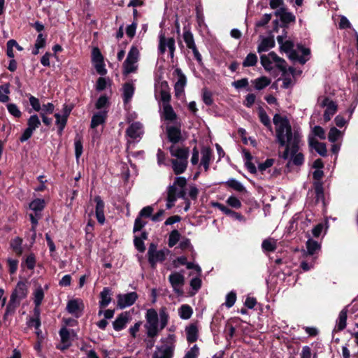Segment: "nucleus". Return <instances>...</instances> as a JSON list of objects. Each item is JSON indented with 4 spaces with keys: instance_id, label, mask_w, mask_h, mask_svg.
Here are the masks:
<instances>
[{
    "instance_id": "obj_52",
    "label": "nucleus",
    "mask_w": 358,
    "mask_h": 358,
    "mask_svg": "<svg viewBox=\"0 0 358 358\" xmlns=\"http://www.w3.org/2000/svg\"><path fill=\"white\" fill-rule=\"evenodd\" d=\"M260 62L266 71H271L273 69V67L271 66L272 62L267 55H262L260 56Z\"/></svg>"
},
{
    "instance_id": "obj_36",
    "label": "nucleus",
    "mask_w": 358,
    "mask_h": 358,
    "mask_svg": "<svg viewBox=\"0 0 358 358\" xmlns=\"http://www.w3.org/2000/svg\"><path fill=\"white\" fill-rule=\"evenodd\" d=\"M45 206V200L43 199H34L29 203V208L34 210L35 213L42 211Z\"/></svg>"
},
{
    "instance_id": "obj_23",
    "label": "nucleus",
    "mask_w": 358,
    "mask_h": 358,
    "mask_svg": "<svg viewBox=\"0 0 358 358\" xmlns=\"http://www.w3.org/2000/svg\"><path fill=\"white\" fill-rule=\"evenodd\" d=\"M243 152L244 155V159L245 160V167L247 168V169L248 170V171L250 173H252V174L257 173V168H256L255 165L251 162L252 159H253L252 155H251L250 151L245 148H244L243 150Z\"/></svg>"
},
{
    "instance_id": "obj_43",
    "label": "nucleus",
    "mask_w": 358,
    "mask_h": 358,
    "mask_svg": "<svg viewBox=\"0 0 358 358\" xmlns=\"http://www.w3.org/2000/svg\"><path fill=\"white\" fill-rule=\"evenodd\" d=\"M258 115H259V118L260 122L264 126L269 127H271L269 117L266 114V113L264 110V109L262 107H261V106H259L258 108Z\"/></svg>"
},
{
    "instance_id": "obj_2",
    "label": "nucleus",
    "mask_w": 358,
    "mask_h": 358,
    "mask_svg": "<svg viewBox=\"0 0 358 358\" xmlns=\"http://www.w3.org/2000/svg\"><path fill=\"white\" fill-rule=\"evenodd\" d=\"M175 345L173 337H163L160 343L157 345L152 358H172Z\"/></svg>"
},
{
    "instance_id": "obj_59",
    "label": "nucleus",
    "mask_w": 358,
    "mask_h": 358,
    "mask_svg": "<svg viewBox=\"0 0 358 358\" xmlns=\"http://www.w3.org/2000/svg\"><path fill=\"white\" fill-rule=\"evenodd\" d=\"M92 60L93 63L101 62L103 61V57L98 48H94L92 49Z\"/></svg>"
},
{
    "instance_id": "obj_31",
    "label": "nucleus",
    "mask_w": 358,
    "mask_h": 358,
    "mask_svg": "<svg viewBox=\"0 0 358 358\" xmlns=\"http://www.w3.org/2000/svg\"><path fill=\"white\" fill-rule=\"evenodd\" d=\"M139 55V51L136 46H132L129 50L127 57L125 59L126 64H135L137 62Z\"/></svg>"
},
{
    "instance_id": "obj_29",
    "label": "nucleus",
    "mask_w": 358,
    "mask_h": 358,
    "mask_svg": "<svg viewBox=\"0 0 358 358\" xmlns=\"http://www.w3.org/2000/svg\"><path fill=\"white\" fill-rule=\"evenodd\" d=\"M20 301L15 300V295H10V301L6 306L4 317L6 316L13 314L15 311L16 308L20 305Z\"/></svg>"
},
{
    "instance_id": "obj_64",
    "label": "nucleus",
    "mask_w": 358,
    "mask_h": 358,
    "mask_svg": "<svg viewBox=\"0 0 358 358\" xmlns=\"http://www.w3.org/2000/svg\"><path fill=\"white\" fill-rule=\"evenodd\" d=\"M199 354V348L196 345H194L192 348L188 350L183 358H197Z\"/></svg>"
},
{
    "instance_id": "obj_53",
    "label": "nucleus",
    "mask_w": 358,
    "mask_h": 358,
    "mask_svg": "<svg viewBox=\"0 0 358 358\" xmlns=\"http://www.w3.org/2000/svg\"><path fill=\"white\" fill-rule=\"evenodd\" d=\"M275 162V159L272 158H268L264 162L259 163L258 164L259 171L263 173L268 168L271 167Z\"/></svg>"
},
{
    "instance_id": "obj_60",
    "label": "nucleus",
    "mask_w": 358,
    "mask_h": 358,
    "mask_svg": "<svg viewBox=\"0 0 358 358\" xmlns=\"http://www.w3.org/2000/svg\"><path fill=\"white\" fill-rule=\"evenodd\" d=\"M202 99L204 103L208 106H212L213 103V99L212 92L206 90H203L202 94Z\"/></svg>"
},
{
    "instance_id": "obj_10",
    "label": "nucleus",
    "mask_w": 358,
    "mask_h": 358,
    "mask_svg": "<svg viewBox=\"0 0 358 358\" xmlns=\"http://www.w3.org/2000/svg\"><path fill=\"white\" fill-rule=\"evenodd\" d=\"M112 291L108 287H103V290L100 292L99 296L101 300L99 301V307L101 310L99 311V315L103 313L102 309L105 308L111 302Z\"/></svg>"
},
{
    "instance_id": "obj_28",
    "label": "nucleus",
    "mask_w": 358,
    "mask_h": 358,
    "mask_svg": "<svg viewBox=\"0 0 358 358\" xmlns=\"http://www.w3.org/2000/svg\"><path fill=\"white\" fill-rule=\"evenodd\" d=\"M83 136L79 134H76L75 139H74V146H75V156L77 159H78L83 154Z\"/></svg>"
},
{
    "instance_id": "obj_21",
    "label": "nucleus",
    "mask_w": 358,
    "mask_h": 358,
    "mask_svg": "<svg viewBox=\"0 0 358 358\" xmlns=\"http://www.w3.org/2000/svg\"><path fill=\"white\" fill-rule=\"evenodd\" d=\"M275 43L273 36H268L263 38L261 43L257 47V52L261 53L262 52H266L270 48H274Z\"/></svg>"
},
{
    "instance_id": "obj_62",
    "label": "nucleus",
    "mask_w": 358,
    "mask_h": 358,
    "mask_svg": "<svg viewBox=\"0 0 358 358\" xmlns=\"http://www.w3.org/2000/svg\"><path fill=\"white\" fill-rule=\"evenodd\" d=\"M179 248L182 250H189L191 252H194V248L191 244L190 240L187 238H184L179 243Z\"/></svg>"
},
{
    "instance_id": "obj_18",
    "label": "nucleus",
    "mask_w": 358,
    "mask_h": 358,
    "mask_svg": "<svg viewBox=\"0 0 358 358\" xmlns=\"http://www.w3.org/2000/svg\"><path fill=\"white\" fill-rule=\"evenodd\" d=\"M169 281L173 288L182 287L185 285V277L179 272H173L169 275Z\"/></svg>"
},
{
    "instance_id": "obj_26",
    "label": "nucleus",
    "mask_w": 358,
    "mask_h": 358,
    "mask_svg": "<svg viewBox=\"0 0 358 358\" xmlns=\"http://www.w3.org/2000/svg\"><path fill=\"white\" fill-rule=\"evenodd\" d=\"M163 117L165 120L173 122L176 120L177 115L170 103L164 104L163 106Z\"/></svg>"
},
{
    "instance_id": "obj_35",
    "label": "nucleus",
    "mask_w": 358,
    "mask_h": 358,
    "mask_svg": "<svg viewBox=\"0 0 358 358\" xmlns=\"http://www.w3.org/2000/svg\"><path fill=\"white\" fill-rule=\"evenodd\" d=\"M178 313L180 318L183 320L189 319L193 313L192 307L187 304L182 305L178 309Z\"/></svg>"
},
{
    "instance_id": "obj_49",
    "label": "nucleus",
    "mask_w": 358,
    "mask_h": 358,
    "mask_svg": "<svg viewBox=\"0 0 358 358\" xmlns=\"http://www.w3.org/2000/svg\"><path fill=\"white\" fill-rule=\"evenodd\" d=\"M348 308V306H346L344 309H343L340 312V314H339V324H338V329L340 330L343 329L346 327Z\"/></svg>"
},
{
    "instance_id": "obj_22",
    "label": "nucleus",
    "mask_w": 358,
    "mask_h": 358,
    "mask_svg": "<svg viewBox=\"0 0 358 358\" xmlns=\"http://www.w3.org/2000/svg\"><path fill=\"white\" fill-rule=\"evenodd\" d=\"M201 164L203 165L206 171L209 169L210 162L212 157V150L209 147L203 148L201 150Z\"/></svg>"
},
{
    "instance_id": "obj_57",
    "label": "nucleus",
    "mask_w": 358,
    "mask_h": 358,
    "mask_svg": "<svg viewBox=\"0 0 358 358\" xmlns=\"http://www.w3.org/2000/svg\"><path fill=\"white\" fill-rule=\"evenodd\" d=\"M134 245L135 248L140 252H144L145 251V245L144 241L138 238V236H134Z\"/></svg>"
},
{
    "instance_id": "obj_20",
    "label": "nucleus",
    "mask_w": 358,
    "mask_h": 358,
    "mask_svg": "<svg viewBox=\"0 0 358 358\" xmlns=\"http://www.w3.org/2000/svg\"><path fill=\"white\" fill-rule=\"evenodd\" d=\"M135 87L133 84L125 83L123 85L122 99L124 103H128L133 97Z\"/></svg>"
},
{
    "instance_id": "obj_3",
    "label": "nucleus",
    "mask_w": 358,
    "mask_h": 358,
    "mask_svg": "<svg viewBox=\"0 0 358 358\" xmlns=\"http://www.w3.org/2000/svg\"><path fill=\"white\" fill-rule=\"evenodd\" d=\"M187 184V179L185 177L178 176L175 178L173 185H169L174 186L176 188L175 194L176 196V200L178 199V198L182 199L183 200L188 199L187 196V192L185 188Z\"/></svg>"
},
{
    "instance_id": "obj_42",
    "label": "nucleus",
    "mask_w": 358,
    "mask_h": 358,
    "mask_svg": "<svg viewBox=\"0 0 358 358\" xmlns=\"http://www.w3.org/2000/svg\"><path fill=\"white\" fill-rule=\"evenodd\" d=\"M258 62L257 56L255 53H249L243 62V67L255 66Z\"/></svg>"
},
{
    "instance_id": "obj_5",
    "label": "nucleus",
    "mask_w": 358,
    "mask_h": 358,
    "mask_svg": "<svg viewBox=\"0 0 358 358\" xmlns=\"http://www.w3.org/2000/svg\"><path fill=\"white\" fill-rule=\"evenodd\" d=\"M138 296L136 292H131L125 294L117 295V306L120 308H124L128 306H131L135 303Z\"/></svg>"
},
{
    "instance_id": "obj_25",
    "label": "nucleus",
    "mask_w": 358,
    "mask_h": 358,
    "mask_svg": "<svg viewBox=\"0 0 358 358\" xmlns=\"http://www.w3.org/2000/svg\"><path fill=\"white\" fill-rule=\"evenodd\" d=\"M175 73L178 77V81L175 84V90L176 92L183 91V88L186 85L187 78L185 75L182 73V70L179 68H177L175 70Z\"/></svg>"
},
{
    "instance_id": "obj_55",
    "label": "nucleus",
    "mask_w": 358,
    "mask_h": 358,
    "mask_svg": "<svg viewBox=\"0 0 358 358\" xmlns=\"http://www.w3.org/2000/svg\"><path fill=\"white\" fill-rule=\"evenodd\" d=\"M291 157L292 164L295 166H300L304 163V155L301 152L296 153Z\"/></svg>"
},
{
    "instance_id": "obj_39",
    "label": "nucleus",
    "mask_w": 358,
    "mask_h": 358,
    "mask_svg": "<svg viewBox=\"0 0 358 358\" xmlns=\"http://www.w3.org/2000/svg\"><path fill=\"white\" fill-rule=\"evenodd\" d=\"M33 294L34 306H41L45 296L43 288L41 286H39L35 289Z\"/></svg>"
},
{
    "instance_id": "obj_38",
    "label": "nucleus",
    "mask_w": 358,
    "mask_h": 358,
    "mask_svg": "<svg viewBox=\"0 0 358 358\" xmlns=\"http://www.w3.org/2000/svg\"><path fill=\"white\" fill-rule=\"evenodd\" d=\"M183 39L189 49L196 46L192 33L189 29H186L185 27L184 28Z\"/></svg>"
},
{
    "instance_id": "obj_46",
    "label": "nucleus",
    "mask_w": 358,
    "mask_h": 358,
    "mask_svg": "<svg viewBox=\"0 0 358 358\" xmlns=\"http://www.w3.org/2000/svg\"><path fill=\"white\" fill-rule=\"evenodd\" d=\"M41 125V121L37 115H32L27 120V127L35 131Z\"/></svg>"
},
{
    "instance_id": "obj_19",
    "label": "nucleus",
    "mask_w": 358,
    "mask_h": 358,
    "mask_svg": "<svg viewBox=\"0 0 358 358\" xmlns=\"http://www.w3.org/2000/svg\"><path fill=\"white\" fill-rule=\"evenodd\" d=\"M107 118V111H100L93 115L91 120L90 127L95 129L99 125L105 123Z\"/></svg>"
},
{
    "instance_id": "obj_33",
    "label": "nucleus",
    "mask_w": 358,
    "mask_h": 358,
    "mask_svg": "<svg viewBox=\"0 0 358 358\" xmlns=\"http://www.w3.org/2000/svg\"><path fill=\"white\" fill-rule=\"evenodd\" d=\"M313 189L315 194L316 201H323L324 199L323 183L321 181H315L313 182Z\"/></svg>"
},
{
    "instance_id": "obj_1",
    "label": "nucleus",
    "mask_w": 358,
    "mask_h": 358,
    "mask_svg": "<svg viewBox=\"0 0 358 358\" xmlns=\"http://www.w3.org/2000/svg\"><path fill=\"white\" fill-rule=\"evenodd\" d=\"M145 328L147 336H157L168 324L169 315L166 307L159 309V315L154 308L148 309L145 315Z\"/></svg>"
},
{
    "instance_id": "obj_50",
    "label": "nucleus",
    "mask_w": 358,
    "mask_h": 358,
    "mask_svg": "<svg viewBox=\"0 0 358 358\" xmlns=\"http://www.w3.org/2000/svg\"><path fill=\"white\" fill-rule=\"evenodd\" d=\"M329 140L331 142V152L336 154V127H332L329 132Z\"/></svg>"
},
{
    "instance_id": "obj_37",
    "label": "nucleus",
    "mask_w": 358,
    "mask_h": 358,
    "mask_svg": "<svg viewBox=\"0 0 358 358\" xmlns=\"http://www.w3.org/2000/svg\"><path fill=\"white\" fill-rule=\"evenodd\" d=\"M67 311L72 314L75 315L78 317L77 314L79 311H80V305L78 299H71L69 300L66 305Z\"/></svg>"
},
{
    "instance_id": "obj_45",
    "label": "nucleus",
    "mask_w": 358,
    "mask_h": 358,
    "mask_svg": "<svg viewBox=\"0 0 358 358\" xmlns=\"http://www.w3.org/2000/svg\"><path fill=\"white\" fill-rule=\"evenodd\" d=\"M299 134L298 133H294L293 141L289 143V145H291V149L289 148L291 155H294L296 153H298L299 150Z\"/></svg>"
},
{
    "instance_id": "obj_51",
    "label": "nucleus",
    "mask_w": 358,
    "mask_h": 358,
    "mask_svg": "<svg viewBox=\"0 0 358 358\" xmlns=\"http://www.w3.org/2000/svg\"><path fill=\"white\" fill-rule=\"evenodd\" d=\"M147 222L143 221L141 217L137 216L134 221L133 233L141 231L144 227L146 225Z\"/></svg>"
},
{
    "instance_id": "obj_58",
    "label": "nucleus",
    "mask_w": 358,
    "mask_h": 358,
    "mask_svg": "<svg viewBox=\"0 0 358 358\" xmlns=\"http://www.w3.org/2000/svg\"><path fill=\"white\" fill-rule=\"evenodd\" d=\"M153 213V208L150 206L143 208L138 213V216L143 218L152 217Z\"/></svg>"
},
{
    "instance_id": "obj_6",
    "label": "nucleus",
    "mask_w": 358,
    "mask_h": 358,
    "mask_svg": "<svg viewBox=\"0 0 358 358\" xmlns=\"http://www.w3.org/2000/svg\"><path fill=\"white\" fill-rule=\"evenodd\" d=\"M171 157H175L174 159H180L183 161H188L189 155V149L188 147H177L175 145H171L169 148Z\"/></svg>"
},
{
    "instance_id": "obj_47",
    "label": "nucleus",
    "mask_w": 358,
    "mask_h": 358,
    "mask_svg": "<svg viewBox=\"0 0 358 358\" xmlns=\"http://www.w3.org/2000/svg\"><path fill=\"white\" fill-rule=\"evenodd\" d=\"M109 105L108 97L106 94H102L97 99L95 107L96 109L101 110Z\"/></svg>"
},
{
    "instance_id": "obj_30",
    "label": "nucleus",
    "mask_w": 358,
    "mask_h": 358,
    "mask_svg": "<svg viewBox=\"0 0 358 358\" xmlns=\"http://www.w3.org/2000/svg\"><path fill=\"white\" fill-rule=\"evenodd\" d=\"M262 248L264 252H274L277 248V241L271 238L264 239L262 243Z\"/></svg>"
},
{
    "instance_id": "obj_4",
    "label": "nucleus",
    "mask_w": 358,
    "mask_h": 358,
    "mask_svg": "<svg viewBox=\"0 0 358 358\" xmlns=\"http://www.w3.org/2000/svg\"><path fill=\"white\" fill-rule=\"evenodd\" d=\"M166 48H169L170 57L173 58L174 55V51L176 50L174 38L171 37L166 39L164 34H160L158 48L159 53L161 55L164 54L166 50Z\"/></svg>"
},
{
    "instance_id": "obj_17",
    "label": "nucleus",
    "mask_w": 358,
    "mask_h": 358,
    "mask_svg": "<svg viewBox=\"0 0 358 358\" xmlns=\"http://www.w3.org/2000/svg\"><path fill=\"white\" fill-rule=\"evenodd\" d=\"M306 245L307 250L303 251V256L305 257L313 256L321 248L320 244L311 238L308 239Z\"/></svg>"
},
{
    "instance_id": "obj_56",
    "label": "nucleus",
    "mask_w": 358,
    "mask_h": 358,
    "mask_svg": "<svg viewBox=\"0 0 358 358\" xmlns=\"http://www.w3.org/2000/svg\"><path fill=\"white\" fill-rule=\"evenodd\" d=\"M236 301V293L234 291H231L226 296L225 305L228 308L232 307Z\"/></svg>"
},
{
    "instance_id": "obj_16",
    "label": "nucleus",
    "mask_w": 358,
    "mask_h": 358,
    "mask_svg": "<svg viewBox=\"0 0 358 358\" xmlns=\"http://www.w3.org/2000/svg\"><path fill=\"white\" fill-rule=\"evenodd\" d=\"M27 287L25 282L23 281H19L11 295H15V300L20 302V300L27 297Z\"/></svg>"
},
{
    "instance_id": "obj_12",
    "label": "nucleus",
    "mask_w": 358,
    "mask_h": 358,
    "mask_svg": "<svg viewBox=\"0 0 358 358\" xmlns=\"http://www.w3.org/2000/svg\"><path fill=\"white\" fill-rule=\"evenodd\" d=\"M291 125L289 122L285 120L284 122L278 125V128L276 129V137L280 146H284L286 145L285 132H287V129H289Z\"/></svg>"
},
{
    "instance_id": "obj_63",
    "label": "nucleus",
    "mask_w": 358,
    "mask_h": 358,
    "mask_svg": "<svg viewBox=\"0 0 358 358\" xmlns=\"http://www.w3.org/2000/svg\"><path fill=\"white\" fill-rule=\"evenodd\" d=\"M138 22L133 21L131 24L127 26L126 28V34L130 38H133L136 34V30L137 28Z\"/></svg>"
},
{
    "instance_id": "obj_11",
    "label": "nucleus",
    "mask_w": 358,
    "mask_h": 358,
    "mask_svg": "<svg viewBox=\"0 0 358 358\" xmlns=\"http://www.w3.org/2000/svg\"><path fill=\"white\" fill-rule=\"evenodd\" d=\"M130 319L131 315L129 312L121 313L113 322V329L117 331L122 330Z\"/></svg>"
},
{
    "instance_id": "obj_41",
    "label": "nucleus",
    "mask_w": 358,
    "mask_h": 358,
    "mask_svg": "<svg viewBox=\"0 0 358 358\" xmlns=\"http://www.w3.org/2000/svg\"><path fill=\"white\" fill-rule=\"evenodd\" d=\"M240 323L239 320L234 319L229 320L225 326V330L229 331V336H234L236 334V329Z\"/></svg>"
},
{
    "instance_id": "obj_32",
    "label": "nucleus",
    "mask_w": 358,
    "mask_h": 358,
    "mask_svg": "<svg viewBox=\"0 0 358 358\" xmlns=\"http://www.w3.org/2000/svg\"><path fill=\"white\" fill-rule=\"evenodd\" d=\"M252 83L256 90H262L270 85L271 79L266 76H262L252 80Z\"/></svg>"
},
{
    "instance_id": "obj_61",
    "label": "nucleus",
    "mask_w": 358,
    "mask_h": 358,
    "mask_svg": "<svg viewBox=\"0 0 358 358\" xmlns=\"http://www.w3.org/2000/svg\"><path fill=\"white\" fill-rule=\"evenodd\" d=\"M227 203L236 209L240 208L242 206L241 201L234 196H230L227 200Z\"/></svg>"
},
{
    "instance_id": "obj_40",
    "label": "nucleus",
    "mask_w": 358,
    "mask_h": 358,
    "mask_svg": "<svg viewBox=\"0 0 358 358\" xmlns=\"http://www.w3.org/2000/svg\"><path fill=\"white\" fill-rule=\"evenodd\" d=\"M225 185L238 192H244L246 191L245 187L234 178H231L227 180Z\"/></svg>"
},
{
    "instance_id": "obj_24",
    "label": "nucleus",
    "mask_w": 358,
    "mask_h": 358,
    "mask_svg": "<svg viewBox=\"0 0 358 358\" xmlns=\"http://www.w3.org/2000/svg\"><path fill=\"white\" fill-rule=\"evenodd\" d=\"M277 41L280 45V52H284L288 53L291 50H292L294 48V42L290 40L284 41L283 36H278Z\"/></svg>"
},
{
    "instance_id": "obj_48",
    "label": "nucleus",
    "mask_w": 358,
    "mask_h": 358,
    "mask_svg": "<svg viewBox=\"0 0 358 358\" xmlns=\"http://www.w3.org/2000/svg\"><path fill=\"white\" fill-rule=\"evenodd\" d=\"M280 20L282 24H290L291 22H295L296 17L292 13L286 10Z\"/></svg>"
},
{
    "instance_id": "obj_13",
    "label": "nucleus",
    "mask_w": 358,
    "mask_h": 358,
    "mask_svg": "<svg viewBox=\"0 0 358 358\" xmlns=\"http://www.w3.org/2000/svg\"><path fill=\"white\" fill-rule=\"evenodd\" d=\"M169 253L168 249L159 250L157 252L153 253L152 262L150 261V257H148V262L152 268H155L157 263H162L165 261L166 255Z\"/></svg>"
},
{
    "instance_id": "obj_44",
    "label": "nucleus",
    "mask_w": 358,
    "mask_h": 358,
    "mask_svg": "<svg viewBox=\"0 0 358 358\" xmlns=\"http://www.w3.org/2000/svg\"><path fill=\"white\" fill-rule=\"evenodd\" d=\"M180 238V232L177 229H173L169 234L168 245L170 248L173 247L179 241Z\"/></svg>"
},
{
    "instance_id": "obj_27",
    "label": "nucleus",
    "mask_w": 358,
    "mask_h": 358,
    "mask_svg": "<svg viewBox=\"0 0 358 358\" xmlns=\"http://www.w3.org/2000/svg\"><path fill=\"white\" fill-rule=\"evenodd\" d=\"M176 188L174 186H169L167 187V196H166V208L171 209L172 208L176 200Z\"/></svg>"
},
{
    "instance_id": "obj_34",
    "label": "nucleus",
    "mask_w": 358,
    "mask_h": 358,
    "mask_svg": "<svg viewBox=\"0 0 358 358\" xmlns=\"http://www.w3.org/2000/svg\"><path fill=\"white\" fill-rule=\"evenodd\" d=\"M22 238H21L19 236H17L15 238L12 239L10 242V248H12L13 252L18 255H20L22 253Z\"/></svg>"
},
{
    "instance_id": "obj_15",
    "label": "nucleus",
    "mask_w": 358,
    "mask_h": 358,
    "mask_svg": "<svg viewBox=\"0 0 358 358\" xmlns=\"http://www.w3.org/2000/svg\"><path fill=\"white\" fill-rule=\"evenodd\" d=\"M170 162L175 175L179 176L186 171L188 166V161L171 159Z\"/></svg>"
},
{
    "instance_id": "obj_9",
    "label": "nucleus",
    "mask_w": 358,
    "mask_h": 358,
    "mask_svg": "<svg viewBox=\"0 0 358 358\" xmlns=\"http://www.w3.org/2000/svg\"><path fill=\"white\" fill-rule=\"evenodd\" d=\"M94 201L96 203L95 215L98 222L103 224L106 220L104 215L105 203L99 195L95 196Z\"/></svg>"
},
{
    "instance_id": "obj_54",
    "label": "nucleus",
    "mask_w": 358,
    "mask_h": 358,
    "mask_svg": "<svg viewBox=\"0 0 358 358\" xmlns=\"http://www.w3.org/2000/svg\"><path fill=\"white\" fill-rule=\"evenodd\" d=\"M8 112L15 117L19 118L22 116V113L15 103H8L7 105Z\"/></svg>"
},
{
    "instance_id": "obj_14",
    "label": "nucleus",
    "mask_w": 358,
    "mask_h": 358,
    "mask_svg": "<svg viewBox=\"0 0 358 358\" xmlns=\"http://www.w3.org/2000/svg\"><path fill=\"white\" fill-rule=\"evenodd\" d=\"M308 144L310 149H314L320 155L325 157L327 153L326 145L319 142L315 138L311 137L308 139Z\"/></svg>"
},
{
    "instance_id": "obj_8",
    "label": "nucleus",
    "mask_w": 358,
    "mask_h": 358,
    "mask_svg": "<svg viewBox=\"0 0 358 358\" xmlns=\"http://www.w3.org/2000/svg\"><path fill=\"white\" fill-rule=\"evenodd\" d=\"M125 134L133 140L141 138L143 134V124L140 122L131 123L126 129Z\"/></svg>"
},
{
    "instance_id": "obj_7",
    "label": "nucleus",
    "mask_w": 358,
    "mask_h": 358,
    "mask_svg": "<svg viewBox=\"0 0 358 358\" xmlns=\"http://www.w3.org/2000/svg\"><path fill=\"white\" fill-rule=\"evenodd\" d=\"M166 136L172 145H176L182 140L180 125L168 126L166 127Z\"/></svg>"
}]
</instances>
